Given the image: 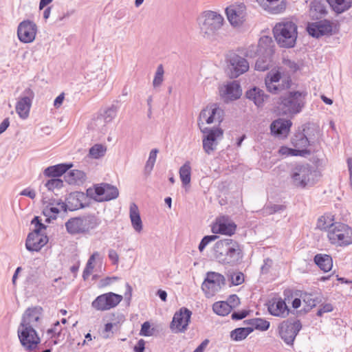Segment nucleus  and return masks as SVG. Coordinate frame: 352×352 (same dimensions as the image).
<instances>
[{
  "label": "nucleus",
  "instance_id": "obj_62",
  "mask_svg": "<svg viewBox=\"0 0 352 352\" xmlns=\"http://www.w3.org/2000/svg\"><path fill=\"white\" fill-rule=\"evenodd\" d=\"M108 256L113 265H118L119 261V256L116 250L113 249L109 250Z\"/></svg>",
  "mask_w": 352,
  "mask_h": 352
},
{
  "label": "nucleus",
  "instance_id": "obj_24",
  "mask_svg": "<svg viewBox=\"0 0 352 352\" xmlns=\"http://www.w3.org/2000/svg\"><path fill=\"white\" fill-rule=\"evenodd\" d=\"M25 95L21 97L16 104V111L22 119H26L30 113L33 93L28 89L25 91Z\"/></svg>",
  "mask_w": 352,
  "mask_h": 352
},
{
  "label": "nucleus",
  "instance_id": "obj_55",
  "mask_svg": "<svg viewBox=\"0 0 352 352\" xmlns=\"http://www.w3.org/2000/svg\"><path fill=\"white\" fill-rule=\"evenodd\" d=\"M280 67H283L285 72L287 74H289V72H294L298 69L297 64L294 61L289 59H283V66Z\"/></svg>",
  "mask_w": 352,
  "mask_h": 352
},
{
  "label": "nucleus",
  "instance_id": "obj_7",
  "mask_svg": "<svg viewBox=\"0 0 352 352\" xmlns=\"http://www.w3.org/2000/svg\"><path fill=\"white\" fill-rule=\"evenodd\" d=\"M327 237L333 245L347 246L352 244V229L345 223L336 222L333 227H330Z\"/></svg>",
  "mask_w": 352,
  "mask_h": 352
},
{
  "label": "nucleus",
  "instance_id": "obj_50",
  "mask_svg": "<svg viewBox=\"0 0 352 352\" xmlns=\"http://www.w3.org/2000/svg\"><path fill=\"white\" fill-rule=\"evenodd\" d=\"M107 148L102 144H95L90 148L89 154L94 159H98L104 155Z\"/></svg>",
  "mask_w": 352,
  "mask_h": 352
},
{
  "label": "nucleus",
  "instance_id": "obj_63",
  "mask_svg": "<svg viewBox=\"0 0 352 352\" xmlns=\"http://www.w3.org/2000/svg\"><path fill=\"white\" fill-rule=\"evenodd\" d=\"M248 315L246 311H234L232 314V318L235 320H241L245 318Z\"/></svg>",
  "mask_w": 352,
  "mask_h": 352
},
{
  "label": "nucleus",
  "instance_id": "obj_14",
  "mask_svg": "<svg viewBox=\"0 0 352 352\" xmlns=\"http://www.w3.org/2000/svg\"><path fill=\"white\" fill-rule=\"evenodd\" d=\"M18 336L21 345L27 350L32 351L40 343V338L33 327L20 324Z\"/></svg>",
  "mask_w": 352,
  "mask_h": 352
},
{
  "label": "nucleus",
  "instance_id": "obj_43",
  "mask_svg": "<svg viewBox=\"0 0 352 352\" xmlns=\"http://www.w3.org/2000/svg\"><path fill=\"white\" fill-rule=\"evenodd\" d=\"M244 322L250 325V327L254 328V330L256 329L261 331H267L270 326V323L269 321L260 318L249 319L245 320Z\"/></svg>",
  "mask_w": 352,
  "mask_h": 352
},
{
  "label": "nucleus",
  "instance_id": "obj_57",
  "mask_svg": "<svg viewBox=\"0 0 352 352\" xmlns=\"http://www.w3.org/2000/svg\"><path fill=\"white\" fill-rule=\"evenodd\" d=\"M301 297L308 307L312 308L316 305V299L313 294L305 293Z\"/></svg>",
  "mask_w": 352,
  "mask_h": 352
},
{
  "label": "nucleus",
  "instance_id": "obj_8",
  "mask_svg": "<svg viewBox=\"0 0 352 352\" xmlns=\"http://www.w3.org/2000/svg\"><path fill=\"white\" fill-rule=\"evenodd\" d=\"M32 224L35 226V229L28 234L25 242V247L30 252H38L48 241L47 236L41 233V230L45 229L46 226L41 222L38 217H35L32 219Z\"/></svg>",
  "mask_w": 352,
  "mask_h": 352
},
{
  "label": "nucleus",
  "instance_id": "obj_22",
  "mask_svg": "<svg viewBox=\"0 0 352 352\" xmlns=\"http://www.w3.org/2000/svg\"><path fill=\"white\" fill-rule=\"evenodd\" d=\"M309 35L315 38L327 35L332 32L331 23L328 20H321L309 23L307 27Z\"/></svg>",
  "mask_w": 352,
  "mask_h": 352
},
{
  "label": "nucleus",
  "instance_id": "obj_35",
  "mask_svg": "<svg viewBox=\"0 0 352 352\" xmlns=\"http://www.w3.org/2000/svg\"><path fill=\"white\" fill-rule=\"evenodd\" d=\"M327 1L337 14H342L352 7V0H327Z\"/></svg>",
  "mask_w": 352,
  "mask_h": 352
},
{
  "label": "nucleus",
  "instance_id": "obj_6",
  "mask_svg": "<svg viewBox=\"0 0 352 352\" xmlns=\"http://www.w3.org/2000/svg\"><path fill=\"white\" fill-rule=\"evenodd\" d=\"M316 170L309 164H298L291 173L293 184L301 188L314 186L316 182Z\"/></svg>",
  "mask_w": 352,
  "mask_h": 352
},
{
  "label": "nucleus",
  "instance_id": "obj_58",
  "mask_svg": "<svg viewBox=\"0 0 352 352\" xmlns=\"http://www.w3.org/2000/svg\"><path fill=\"white\" fill-rule=\"evenodd\" d=\"M217 239V236L216 235H207L205 236L201 241L199 245V250L202 252L205 248L209 244L210 242L215 241Z\"/></svg>",
  "mask_w": 352,
  "mask_h": 352
},
{
  "label": "nucleus",
  "instance_id": "obj_31",
  "mask_svg": "<svg viewBox=\"0 0 352 352\" xmlns=\"http://www.w3.org/2000/svg\"><path fill=\"white\" fill-rule=\"evenodd\" d=\"M118 111V108L116 105L112 104L111 107L107 108L103 113L100 114L95 120L96 126L100 127V126H104L115 118Z\"/></svg>",
  "mask_w": 352,
  "mask_h": 352
},
{
  "label": "nucleus",
  "instance_id": "obj_54",
  "mask_svg": "<svg viewBox=\"0 0 352 352\" xmlns=\"http://www.w3.org/2000/svg\"><path fill=\"white\" fill-rule=\"evenodd\" d=\"M164 68L162 65H160L156 70L154 79L153 80V85L154 87L160 86L164 80Z\"/></svg>",
  "mask_w": 352,
  "mask_h": 352
},
{
  "label": "nucleus",
  "instance_id": "obj_15",
  "mask_svg": "<svg viewBox=\"0 0 352 352\" xmlns=\"http://www.w3.org/2000/svg\"><path fill=\"white\" fill-rule=\"evenodd\" d=\"M122 298V296L113 292L105 293L98 296L91 302V307L97 311H107L116 307Z\"/></svg>",
  "mask_w": 352,
  "mask_h": 352
},
{
  "label": "nucleus",
  "instance_id": "obj_27",
  "mask_svg": "<svg viewBox=\"0 0 352 352\" xmlns=\"http://www.w3.org/2000/svg\"><path fill=\"white\" fill-rule=\"evenodd\" d=\"M259 6L271 14H278L285 8L283 0H256Z\"/></svg>",
  "mask_w": 352,
  "mask_h": 352
},
{
  "label": "nucleus",
  "instance_id": "obj_17",
  "mask_svg": "<svg viewBox=\"0 0 352 352\" xmlns=\"http://www.w3.org/2000/svg\"><path fill=\"white\" fill-rule=\"evenodd\" d=\"M86 200V195L81 192H74L68 195L66 202L58 200L57 205L60 206L62 210H69L74 211L85 207L84 201Z\"/></svg>",
  "mask_w": 352,
  "mask_h": 352
},
{
  "label": "nucleus",
  "instance_id": "obj_42",
  "mask_svg": "<svg viewBox=\"0 0 352 352\" xmlns=\"http://www.w3.org/2000/svg\"><path fill=\"white\" fill-rule=\"evenodd\" d=\"M252 327H239L232 330L230 332V338L236 342L245 340L252 331Z\"/></svg>",
  "mask_w": 352,
  "mask_h": 352
},
{
  "label": "nucleus",
  "instance_id": "obj_34",
  "mask_svg": "<svg viewBox=\"0 0 352 352\" xmlns=\"http://www.w3.org/2000/svg\"><path fill=\"white\" fill-rule=\"evenodd\" d=\"M246 97L252 100L258 107L263 106L264 101L267 98V95L264 91L258 87H253L246 92Z\"/></svg>",
  "mask_w": 352,
  "mask_h": 352
},
{
  "label": "nucleus",
  "instance_id": "obj_60",
  "mask_svg": "<svg viewBox=\"0 0 352 352\" xmlns=\"http://www.w3.org/2000/svg\"><path fill=\"white\" fill-rule=\"evenodd\" d=\"M333 311V306L331 304L327 303L322 306L318 312L317 316H322L324 313H329Z\"/></svg>",
  "mask_w": 352,
  "mask_h": 352
},
{
  "label": "nucleus",
  "instance_id": "obj_45",
  "mask_svg": "<svg viewBox=\"0 0 352 352\" xmlns=\"http://www.w3.org/2000/svg\"><path fill=\"white\" fill-rule=\"evenodd\" d=\"M100 258V254L98 252H94L89 258L86 266L82 272V278L84 280H87L91 274L94 268V263L96 259Z\"/></svg>",
  "mask_w": 352,
  "mask_h": 352
},
{
  "label": "nucleus",
  "instance_id": "obj_47",
  "mask_svg": "<svg viewBox=\"0 0 352 352\" xmlns=\"http://www.w3.org/2000/svg\"><path fill=\"white\" fill-rule=\"evenodd\" d=\"M57 201H54L53 203H49L43 210V214L45 216L49 218L56 219L57 214L62 210L60 206L57 205Z\"/></svg>",
  "mask_w": 352,
  "mask_h": 352
},
{
  "label": "nucleus",
  "instance_id": "obj_44",
  "mask_svg": "<svg viewBox=\"0 0 352 352\" xmlns=\"http://www.w3.org/2000/svg\"><path fill=\"white\" fill-rule=\"evenodd\" d=\"M334 218L331 214H326L318 219L317 228L321 230H326L327 232L330 227L334 226Z\"/></svg>",
  "mask_w": 352,
  "mask_h": 352
},
{
  "label": "nucleus",
  "instance_id": "obj_10",
  "mask_svg": "<svg viewBox=\"0 0 352 352\" xmlns=\"http://www.w3.org/2000/svg\"><path fill=\"white\" fill-rule=\"evenodd\" d=\"M226 285V278L220 273L208 272L202 283L201 289L207 297L214 296Z\"/></svg>",
  "mask_w": 352,
  "mask_h": 352
},
{
  "label": "nucleus",
  "instance_id": "obj_19",
  "mask_svg": "<svg viewBox=\"0 0 352 352\" xmlns=\"http://www.w3.org/2000/svg\"><path fill=\"white\" fill-rule=\"evenodd\" d=\"M228 20L232 26L239 27L245 20L246 8L243 3L232 5L226 9Z\"/></svg>",
  "mask_w": 352,
  "mask_h": 352
},
{
  "label": "nucleus",
  "instance_id": "obj_26",
  "mask_svg": "<svg viewBox=\"0 0 352 352\" xmlns=\"http://www.w3.org/2000/svg\"><path fill=\"white\" fill-rule=\"evenodd\" d=\"M292 125V122L290 120L278 118L271 124V132L276 136L287 137Z\"/></svg>",
  "mask_w": 352,
  "mask_h": 352
},
{
  "label": "nucleus",
  "instance_id": "obj_61",
  "mask_svg": "<svg viewBox=\"0 0 352 352\" xmlns=\"http://www.w3.org/2000/svg\"><path fill=\"white\" fill-rule=\"evenodd\" d=\"M289 152V156H304L305 154L309 153V152L307 149H296V148H291Z\"/></svg>",
  "mask_w": 352,
  "mask_h": 352
},
{
  "label": "nucleus",
  "instance_id": "obj_25",
  "mask_svg": "<svg viewBox=\"0 0 352 352\" xmlns=\"http://www.w3.org/2000/svg\"><path fill=\"white\" fill-rule=\"evenodd\" d=\"M268 311L271 315L280 318H285L289 311L285 302L278 298H272L269 301Z\"/></svg>",
  "mask_w": 352,
  "mask_h": 352
},
{
  "label": "nucleus",
  "instance_id": "obj_16",
  "mask_svg": "<svg viewBox=\"0 0 352 352\" xmlns=\"http://www.w3.org/2000/svg\"><path fill=\"white\" fill-rule=\"evenodd\" d=\"M191 315L192 312L186 307L176 311L170 325L171 331L175 333L185 332L188 329Z\"/></svg>",
  "mask_w": 352,
  "mask_h": 352
},
{
  "label": "nucleus",
  "instance_id": "obj_41",
  "mask_svg": "<svg viewBox=\"0 0 352 352\" xmlns=\"http://www.w3.org/2000/svg\"><path fill=\"white\" fill-rule=\"evenodd\" d=\"M327 13L325 6L318 1L311 2L310 5L309 15L313 19H320Z\"/></svg>",
  "mask_w": 352,
  "mask_h": 352
},
{
  "label": "nucleus",
  "instance_id": "obj_36",
  "mask_svg": "<svg viewBox=\"0 0 352 352\" xmlns=\"http://www.w3.org/2000/svg\"><path fill=\"white\" fill-rule=\"evenodd\" d=\"M315 263L325 272L330 271L333 267L332 258L327 254H318L314 257Z\"/></svg>",
  "mask_w": 352,
  "mask_h": 352
},
{
  "label": "nucleus",
  "instance_id": "obj_3",
  "mask_svg": "<svg viewBox=\"0 0 352 352\" xmlns=\"http://www.w3.org/2000/svg\"><path fill=\"white\" fill-rule=\"evenodd\" d=\"M274 38L282 47L294 46L297 38V26L292 21L277 23L273 30Z\"/></svg>",
  "mask_w": 352,
  "mask_h": 352
},
{
  "label": "nucleus",
  "instance_id": "obj_9",
  "mask_svg": "<svg viewBox=\"0 0 352 352\" xmlns=\"http://www.w3.org/2000/svg\"><path fill=\"white\" fill-rule=\"evenodd\" d=\"M204 134L202 139L203 149L208 155H211L217 150L219 141L223 136V131L219 127H204L200 129Z\"/></svg>",
  "mask_w": 352,
  "mask_h": 352
},
{
  "label": "nucleus",
  "instance_id": "obj_33",
  "mask_svg": "<svg viewBox=\"0 0 352 352\" xmlns=\"http://www.w3.org/2000/svg\"><path fill=\"white\" fill-rule=\"evenodd\" d=\"M129 217L131 226L135 232L140 233L143 229V224L140 217L138 206L135 203L130 205Z\"/></svg>",
  "mask_w": 352,
  "mask_h": 352
},
{
  "label": "nucleus",
  "instance_id": "obj_59",
  "mask_svg": "<svg viewBox=\"0 0 352 352\" xmlns=\"http://www.w3.org/2000/svg\"><path fill=\"white\" fill-rule=\"evenodd\" d=\"M273 261L269 258H265L263 261V264L261 267V272L262 274H266L270 272V270L272 267Z\"/></svg>",
  "mask_w": 352,
  "mask_h": 352
},
{
  "label": "nucleus",
  "instance_id": "obj_23",
  "mask_svg": "<svg viewBox=\"0 0 352 352\" xmlns=\"http://www.w3.org/2000/svg\"><path fill=\"white\" fill-rule=\"evenodd\" d=\"M236 226L228 217H221L216 219L212 226V232L214 234L232 235L236 231Z\"/></svg>",
  "mask_w": 352,
  "mask_h": 352
},
{
  "label": "nucleus",
  "instance_id": "obj_4",
  "mask_svg": "<svg viewBox=\"0 0 352 352\" xmlns=\"http://www.w3.org/2000/svg\"><path fill=\"white\" fill-rule=\"evenodd\" d=\"M198 25L202 34L206 37L213 36L223 25V16L214 11L203 12L197 19Z\"/></svg>",
  "mask_w": 352,
  "mask_h": 352
},
{
  "label": "nucleus",
  "instance_id": "obj_5",
  "mask_svg": "<svg viewBox=\"0 0 352 352\" xmlns=\"http://www.w3.org/2000/svg\"><path fill=\"white\" fill-rule=\"evenodd\" d=\"M278 109L284 115L300 113L305 105V94L300 91L289 92L280 98Z\"/></svg>",
  "mask_w": 352,
  "mask_h": 352
},
{
  "label": "nucleus",
  "instance_id": "obj_18",
  "mask_svg": "<svg viewBox=\"0 0 352 352\" xmlns=\"http://www.w3.org/2000/svg\"><path fill=\"white\" fill-rule=\"evenodd\" d=\"M37 26L30 20L21 22L17 28V36L20 41L24 43H32L36 37Z\"/></svg>",
  "mask_w": 352,
  "mask_h": 352
},
{
  "label": "nucleus",
  "instance_id": "obj_20",
  "mask_svg": "<svg viewBox=\"0 0 352 352\" xmlns=\"http://www.w3.org/2000/svg\"><path fill=\"white\" fill-rule=\"evenodd\" d=\"M94 199L98 201H107L116 199L119 195L118 189L111 184L102 183L94 187Z\"/></svg>",
  "mask_w": 352,
  "mask_h": 352
},
{
  "label": "nucleus",
  "instance_id": "obj_48",
  "mask_svg": "<svg viewBox=\"0 0 352 352\" xmlns=\"http://www.w3.org/2000/svg\"><path fill=\"white\" fill-rule=\"evenodd\" d=\"M41 272L36 268H32L27 275L26 283L28 285H38L40 283Z\"/></svg>",
  "mask_w": 352,
  "mask_h": 352
},
{
  "label": "nucleus",
  "instance_id": "obj_64",
  "mask_svg": "<svg viewBox=\"0 0 352 352\" xmlns=\"http://www.w3.org/2000/svg\"><path fill=\"white\" fill-rule=\"evenodd\" d=\"M20 194L21 195L28 197L32 199H34L36 197V192L34 190L29 188L23 189Z\"/></svg>",
  "mask_w": 352,
  "mask_h": 352
},
{
  "label": "nucleus",
  "instance_id": "obj_29",
  "mask_svg": "<svg viewBox=\"0 0 352 352\" xmlns=\"http://www.w3.org/2000/svg\"><path fill=\"white\" fill-rule=\"evenodd\" d=\"M274 42L271 37L263 36L258 41L256 47V53L258 55L272 56L274 50Z\"/></svg>",
  "mask_w": 352,
  "mask_h": 352
},
{
  "label": "nucleus",
  "instance_id": "obj_21",
  "mask_svg": "<svg viewBox=\"0 0 352 352\" xmlns=\"http://www.w3.org/2000/svg\"><path fill=\"white\" fill-rule=\"evenodd\" d=\"M219 91L221 98L225 102L235 100L239 98L242 94L240 84L236 80L221 86Z\"/></svg>",
  "mask_w": 352,
  "mask_h": 352
},
{
  "label": "nucleus",
  "instance_id": "obj_56",
  "mask_svg": "<svg viewBox=\"0 0 352 352\" xmlns=\"http://www.w3.org/2000/svg\"><path fill=\"white\" fill-rule=\"evenodd\" d=\"M230 279L233 285H239L244 282V274L241 272H234L230 275Z\"/></svg>",
  "mask_w": 352,
  "mask_h": 352
},
{
  "label": "nucleus",
  "instance_id": "obj_37",
  "mask_svg": "<svg viewBox=\"0 0 352 352\" xmlns=\"http://www.w3.org/2000/svg\"><path fill=\"white\" fill-rule=\"evenodd\" d=\"M39 320L36 308H28L24 313L20 324L33 327Z\"/></svg>",
  "mask_w": 352,
  "mask_h": 352
},
{
  "label": "nucleus",
  "instance_id": "obj_2",
  "mask_svg": "<svg viewBox=\"0 0 352 352\" xmlns=\"http://www.w3.org/2000/svg\"><path fill=\"white\" fill-rule=\"evenodd\" d=\"M289 74L285 72L283 67H277L270 70L265 78V84L267 91L273 94L287 89L291 86Z\"/></svg>",
  "mask_w": 352,
  "mask_h": 352
},
{
  "label": "nucleus",
  "instance_id": "obj_53",
  "mask_svg": "<svg viewBox=\"0 0 352 352\" xmlns=\"http://www.w3.org/2000/svg\"><path fill=\"white\" fill-rule=\"evenodd\" d=\"M285 209L284 205L270 204L264 208L263 214L271 215L277 212H280Z\"/></svg>",
  "mask_w": 352,
  "mask_h": 352
},
{
  "label": "nucleus",
  "instance_id": "obj_30",
  "mask_svg": "<svg viewBox=\"0 0 352 352\" xmlns=\"http://www.w3.org/2000/svg\"><path fill=\"white\" fill-rule=\"evenodd\" d=\"M67 232L72 235L85 234L82 217H73L65 223Z\"/></svg>",
  "mask_w": 352,
  "mask_h": 352
},
{
  "label": "nucleus",
  "instance_id": "obj_40",
  "mask_svg": "<svg viewBox=\"0 0 352 352\" xmlns=\"http://www.w3.org/2000/svg\"><path fill=\"white\" fill-rule=\"evenodd\" d=\"M191 165L189 161H186L179 170V175L182 185H189L191 181Z\"/></svg>",
  "mask_w": 352,
  "mask_h": 352
},
{
  "label": "nucleus",
  "instance_id": "obj_49",
  "mask_svg": "<svg viewBox=\"0 0 352 352\" xmlns=\"http://www.w3.org/2000/svg\"><path fill=\"white\" fill-rule=\"evenodd\" d=\"M260 56L256 60L255 63V69L258 71H265L268 69L270 63L271 56L266 55H259Z\"/></svg>",
  "mask_w": 352,
  "mask_h": 352
},
{
  "label": "nucleus",
  "instance_id": "obj_28",
  "mask_svg": "<svg viewBox=\"0 0 352 352\" xmlns=\"http://www.w3.org/2000/svg\"><path fill=\"white\" fill-rule=\"evenodd\" d=\"M309 128L303 129V131L296 133L292 140V143L296 148L299 149H306V148L313 142V138L307 131Z\"/></svg>",
  "mask_w": 352,
  "mask_h": 352
},
{
  "label": "nucleus",
  "instance_id": "obj_32",
  "mask_svg": "<svg viewBox=\"0 0 352 352\" xmlns=\"http://www.w3.org/2000/svg\"><path fill=\"white\" fill-rule=\"evenodd\" d=\"M81 217L85 234H89L92 230L97 228L101 223V220L96 214H89Z\"/></svg>",
  "mask_w": 352,
  "mask_h": 352
},
{
  "label": "nucleus",
  "instance_id": "obj_52",
  "mask_svg": "<svg viewBox=\"0 0 352 352\" xmlns=\"http://www.w3.org/2000/svg\"><path fill=\"white\" fill-rule=\"evenodd\" d=\"M45 186L50 191L60 189L63 186V181L59 178H52L47 181Z\"/></svg>",
  "mask_w": 352,
  "mask_h": 352
},
{
  "label": "nucleus",
  "instance_id": "obj_1",
  "mask_svg": "<svg viewBox=\"0 0 352 352\" xmlns=\"http://www.w3.org/2000/svg\"><path fill=\"white\" fill-rule=\"evenodd\" d=\"M214 256L221 264L234 266L241 263L243 252L241 245L231 239H225L216 242Z\"/></svg>",
  "mask_w": 352,
  "mask_h": 352
},
{
  "label": "nucleus",
  "instance_id": "obj_46",
  "mask_svg": "<svg viewBox=\"0 0 352 352\" xmlns=\"http://www.w3.org/2000/svg\"><path fill=\"white\" fill-rule=\"evenodd\" d=\"M231 309L232 306L225 301L216 302L212 305V310L219 316L228 315L231 311Z\"/></svg>",
  "mask_w": 352,
  "mask_h": 352
},
{
  "label": "nucleus",
  "instance_id": "obj_39",
  "mask_svg": "<svg viewBox=\"0 0 352 352\" xmlns=\"http://www.w3.org/2000/svg\"><path fill=\"white\" fill-rule=\"evenodd\" d=\"M64 177L69 184H78L85 179L86 175L83 171L75 169L65 173Z\"/></svg>",
  "mask_w": 352,
  "mask_h": 352
},
{
  "label": "nucleus",
  "instance_id": "obj_13",
  "mask_svg": "<svg viewBox=\"0 0 352 352\" xmlns=\"http://www.w3.org/2000/svg\"><path fill=\"white\" fill-rule=\"evenodd\" d=\"M301 329L302 324L300 320H286L280 324L278 331L284 342L287 344L292 345Z\"/></svg>",
  "mask_w": 352,
  "mask_h": 352
},
{
  "label": "nucleus",
  "instance_id": "obj_38",
  "mask_svg": "<svg viewBox=\"0 0 352 352\" xmlns=\"http://www.w3.org/2000/svg\"><path fill=\"white\" fill-rule=\"evenodd\" d=\"M72 166L66 164H60L55 166H49L44 170L45 175L57 178L58 177L65 174L67 170Z\"/></svg>",
  "mask_w": 352,
  "mask_h": 352
},
{
  "label": "nucleus",
  "instance_id": "obj_12",
  "mask_svg": "<svg viewBox=\"0 0 352 352\" xmlns=\"http://www.w3.org/2000/svg\"><path fill=\"white\" fill-rule=\"evenodd\" d=\"M226 60L228 72L230 78H237L249 69L250 65L248 60L235 53L229 54Z\"/></svg>",
  "mask_w": 352,
  "mask_h": 352
},
{
  "label": "nucleus",
  "instance_id": "obj_51",
  "mask_svg": "<svg viewBox=\"0 0 352 352\" xmlns=\"http://www.w3.org/2000/svg\"><path fill=\"white\" fill-rule=\"evenodd\" d=\"M157 153L158 150L157 148L152 149L150 151L148 159L144 167L145 171L148 173H150L154 167Z\"/></svg>",
  "mask_w": 352,
  "mask_h": 352
},
{
  "label": "nucleus",
  "instance_id": "obj_11",
  "mask_svg": "<svg viewBox=\"0 0 352 352\" xmlns=\"http://www.w3.org/2000/svg\"><path fill=\"white\" fill-rule=\"evenodd\" d=\"M223 120V110L217 103L207 105L199 113L198 125L203 129L205 124H210L214 122L220 124Z\"/></svg>",
  "mask_w": 352,
  "mask_h": 352
}]
</instances>
